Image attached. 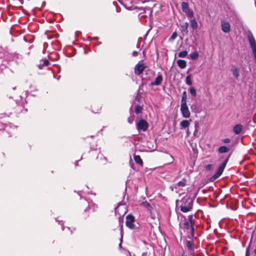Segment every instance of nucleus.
<instances>
[{
    "label": "nucleus",
    "mask_w": 256,
    "mask_h": 256,
    "mask_svg": "<svg viewBox=\"0 0 256 256\" xmlns=\"http://www.w3.org/2000/svg\"><path fill=\"white\" fill-rule=\"evenodd\" d=\"M182 204L180 206V210L184 212L190 211L192 208L193 202L190 198H183L182 200Z\"/></svg>",
    "instance_id": "f257e3e1"
},
{
    "label": "nucleus",
    "mask_w": 256,
    "mask_h": 256,
    "mask_svg": "<svg viewBox=\"0 0 256 256\" xmlns=\"http://www.w3.org/2000/svg\"><path fill=\"white\" fill-rule=\"evenodd\" d=\"M194 222L193 220V216L190 215L188 216L187 220L184 222V228L190 230V232L194 233Z\"/></svg>",
    "instance_id": "f03ea898"
},
{
    "label": "nucleus",
    "mask_w": 256,
    "mask_h": 256,
    "mask_svg": "<svg viewBox=\"0 0 256 256\" xmlns=\"http://www.w3.org/2000/svg\"><path fill=\"white\" fill-rule=\"evenodd\" d=\"M148 127V124L144 120H140L136 124V128L139 132H146Z\"/></svg>",
    "instance_id": "7ed1b4c3"
},
{
    "label": "nucleus",
    "mask_w": 256,
    "mask_h": 256,
    "mask_svg": "<svg viewBox=\"0 0 256 256\" xmlns=\"http://www.w3.org/2000/svg\"><path fill=\"white\" fill-rule=\"evenodd\" d=\"M248 39L252 50L254 58L256 60V42L251 32H250L248 34Z\"/></svg>",
    "instance_id": "20e7f679"
},
{
    "label": "nucleus",
    "mask_w": 256,
    "mask_h": 256,
    "mask_svg": "<svg viewBox=\"0 0 256 256\" xmlns=\"http://www.w3.org/2000/svg\"><path fill=\"white\" fill-rule=\"evenodd\" d=\"M180 110L183 118H188L190 117V112L187 104H181Z\"/></svg>",
    "instance_id": "39448f33"
},
{
    "label": "nucleus",
    "mask_w": 256,
    "mask_h": 256,
    "mask_svg": "<svg viewBox=\"0 0 256 256\" xmlns=\"http://www.w3.org/2000/svg\"><path fill=\"white\" fill-rule=\"evenodd\" d=\"M228 161V159H226L218 167L216 172L212 177V178H213L214 180L218 178L222 174L226 166Z\"/></svg>",
    "instance_id": "423d86ee"
},
{
    "label": "nucleus",
    "mask_w": 256,
    "mask_h": 256,
    "mask_svg": "<svg viewBox=\"0 0 256 256\" xmlns=\"http://www.w3.org/2000/svg\"><path fill=\"white\" fill-rule=\"evenodd\" d=\"M134 218L131 214H128L126 217V224L127 227L130 229H134Z\"/></svg>",
    "instance_id": "0eeeda50"
},
{
    "label": "nucleus",
    "mask_w": 256,
    "mask_h": 256,
    "mask_svg": "<svg viewBox=\"0 0 256 256\" xmlns=\"http://www.w3.org/2000/svg\"><path fill=\"white\" fill-rule=\"evenodd\" d=\"M146 68V66L144 64L138 62L136 64L134 68V72L136 75H140L142 74L144 69Z\"/></svg>",
    "instance_id": "6e6552de"
},
{
    "label": "nucleus",
    "mask_w": 256,
    "mask_h": 256,
    "mask_svg": "<svg viewBox=\"0 0 256 256\" xmlns=\"http://www.w3.org/2000/svg\"><path fill=\"white\" fill-rule=\"evenodd\" d=\"M221 28L224 32L228 33L230 30V25L229 22L224 20H222Z\"/></svg>",
    "instance_id": "1a4fd4ad"
},
{
    "label": "nucleus",
    "mask_w": 256,
    "mask_h": 256,
    "mask_svg": "<svg viewBox=\"0 0 256 256\" xmlns=\"http://www.w3.org/2000/svg\"><path fill=\"white\" fill-rule=\"evenodd\" d=\"M162 80L163 78L162 76L160 74H158L156 78L150 84V86H160L162 83Z\"/></svg>",
    "instance_id": "9d476101"
},
{
    "label": "nucleus",
    "mask_w": 256,
    "mask_h": 256,
    "mask_svg": "<svg viewBox=\"0 0 256 256\" xmlns=\"http://www.w3.org/2000/svg\"><path fill=\"white\" fill-rule=\"evenodd\" d=\"M231 72L233 76L238 80L240 76V70L237 66L236 65L232 66L231 68Z\"/></svg>",
    "instance_id": "9b49d317"
},
{
    "label": "nucleus",
    "mask_w": 256,
    "mask_h": 256,
    "mask_svg": "<svg viewBox=\"0 0 256 256\" xmlns=\"http://www.w3.org/2000/svg\"><path fill=\"white\" fill-rule=\"evenodd\" d=\"M192 122L191 120H183L180 122V126L181 129L186 128H188L190 123Z\"/></svg>",
    "instance_id": "f8f14e48"
},
{
    "label": "nucleus",
    "mask_w": 256,
    "mask_h": 256,
    "mask_svg": "<svg viewBox=\"0 0 256 256\" xmlns=\"http://www.w3.org/2000/svg\"><path fill=\"white\" fill-rule=\"evenodd\" d=\"M242 130V126L240 124L236 125L233 128V132L236 134H240Z\"/></svg>",
    "instance_id": "ddd939ff"
},
{
    "label": "nucleus",
    "mask_w": 256,
    "mask_h": 256,
    "mask_svg": "<svg viewBox=\"0 0 256 256\" xmlns=\"http://www.w3.org/2000/svg\"><path fill=\"white\" fill-rule=\"evenodd\" d=\"M176 63L178 66L180 68H184L186 67V62L185 60H177Z\"/></svg>",
    "instance_id": "4468645a"
},
{
    "label": "nucleus",
    "mask_w": 256,
    "mask_h": 256,
    "mask_svg": "<svg viewBox=\"0 0 256 256\" xmlns=\"http://www.w3.org/2000/svg\"><path fill=\"white\" fill-rule=\"evenodd\" d=\"M50 64L49 62L46 59L42 60L40 63L38 65V67L40 69L42 68V66H47Z\"/></svg>",
    "instance_id": "2eb2a0df"
},
{
    "label": "nucleus",
    "mask_w": 256,
    "mask_h": 256,
    "mask_svg": "<svg viewBox=\"0 0 256 256\" xmlns=\"http://www.w3.org/2000/svg\"><path fill=\"white\" fill-rule=\"evenodd\" d=\"M190 26L194 30H196L198 28V24L196 20L194 18L190 20Z\"/></svg>",
    "instance_id": "dca6fc26"
},
{
    "label": "nucleus",
    "mask_w": 256,
    "mask_h": 256,
    "mask_svg": "<svg viewBox=\"0 0 256 256\" xmlns=\"http://www.w3.org/2000/svg\"><path fill=\"white\" fill-rule=\"evenodd\" d=\"M141 204L142 206L146 208L148 211L151 212V210L152 208L151 205L148 202H142Z\"/></svg>",
    "instance_id": "f3484780"
},
{
    "label": "nucleus",
    "mask_w": 256,
    "mask_h": 256,
    "mask_svg": "<svg viewBox=\"0 0 256 256\" xmlns=\"http://www.w3.org/2000/svg\"><path fill=\"white\" fill-rule=\"evenodd\" d=\"M229 148L226 146H221L218 149V152L220 153H225L228 151Z\"/></svg>",
    "instance_id": "a211bd4d"
},
{
    "label": "nucleus",
    "mask_w": 256,
    "mask_h": 256,
    "mask_svg": "<svg viewBox=\"0 0 256 256\" xmlns=\"http://www.w3.org/2000/svg\"><path fill=\"white\" fill-rule=\"evenodd\" d=\"M188 24L187 22L184 23L181 26V27H182V30L186 34H188Z\"/></svg>",
    "instance_id": "6ab92c4d"
},
{
    "label": "nucleus",
    "mask_w": 256,
    "mask_h": 256,
    "mask_svg": "<svg viewBox=\"0 0 256 256\" xmlns=\"http://www.w3.org/2000/svg\"><path fill=\"white\" fill-rule=\"evenodd\" d=\"M182 11L184 12L188 10H189V7H188V4L187 2H182Z\"/></svg>",
    "instance_id": "aec40b11"
},
{
    "label": "nucleus",
    "mask_w": 256,
    "mask_h": 256,
    "mask_svg": "<svg viewBox=\"0 0 256 256\" xmlns=\"http://www.w3.org/2000/svg\"><path fill=\"white\" fill-rule=\"evenodd\" d=\"M187 94L186 91L184 92L181 100V104H186Z\"/></svg>",
    "instance_id": "412c9836"
},
{
    "label": "nucleus",
    "mask_w": 256,
    "mask_h": 256,
    "mask_svg": "<svg viewBox=\"0 0 256 256\" xmlns=\"http://www.w3.org/2000/svg\"><path fill=\"white\" fill-rule=\"evenodd\" d=\"M134 160L135 161V162L137 164H142V160L141 159L140 156L137 155V156H134Z\"/></svg>",
    "instance_id": "4be33fe9"
},
{
    "label": "nucleus",
    "mask_w": 256,
    "mask_h": 256,
    "mask_svg": "<svg viewBox=\"0 0 256 256\" xmlns=\"http://www.w3.org/2000/svg\"><path fill=\"white\" fill-rule=\"evenodd\" d=\"M186 246L189 250H193L194 249L193 244L190 241H186Z\"/></svg>",
    "instance_id": "5701e85b"
},
{
    "label": "nucleus",
    "mask_w": 256,
    "mask_h": 256,
    "mask_svg": "<svg viewBox=\"0 0 256 256\" xmlns=\"http://www.w3.org/2000/svg\"><path fill=\"white\" fill-rule=\"evenodd\" d=\"M190 56L192 60H196L198 58V52H194L191 53L190 54Z\"/></svg>",
    "instance_id": "b1692460"
},
{
    "label": "nucleus",
    "mask_w": 256,
    "mask_h": 256,
    "mask_svg": "<svg viewBox=\"0 0 256 256\" xmlns=\"http://www.w3.org/2000/svg\"><path fill=\"white\" fill-rule=\"evenodd\" d=\"M188 54V52L186 50H184L182 52H180L178 56L180 58H185Z\"/></svg>",
    "instance_id": "393cba45"
},
{
    "label": "nucleus",
    "mask_w": 256,
    "mask_h": 256,
    "mask_svg": "<svg viewBox=\"0 0 256 256\" xmlns=\"http://www.w3.org/2000/svg\"><path fill=\"white\" fill-rule=\"evenodd\" d=\"M186 84L188 86H190L192 84V81H191V76L190 75H188L186 78Z\"/></svg>",
    "instance_id": "a878e982"
},
{
    "label": "nucleus",
    "mask_w": 256,
    "mask_h": 256,
    "mask_svg": "<svg viewBox=\"0 0 256 256\" xmlns=\"http://www.w3.org/2000/svg\"><path fill=\"white\" fill-rule=\"evenodd\" d=\"M184 13L190 18H192L194 16V12L190 9L186 11Z\"/></svg>",
    "instance_id": "bb28decb"
},
{
    "label": "nucleus",
    "mask_w": 256,
    "mask_h": 256,
    "mask_svg": "<svg viewBox=\"0 0 256 256\" xmlns=\"http://www.w3.org/2000/svg\"><path fill=\"white\" fill-rule=\"evenodd\" d=\"M189 90H190V92L193 96H196V90L194 88H193V87L190 88L189 89Z\"/></svg>",
    "instance_id": "cd10ccee"
},
{
    "label": "nucleus",
    "mask_w": 256,
    "mask_h": 256,
    "mask_svg": "<svg viewBox=\"0 0 256 256\" xmlns=\"http://www.w3.org/2000/svg\"><path fill=\"white\" fill-rule=\"evenodd\" d=\"M178 36V34L176 33V32H174L172 33V34L171 36L170 37V40H174L176 39V38Z\"/></svg>",
    "instance_id": "c85d7f7f"
},
{
    "label": "nucleus",
    "mask_w": 256,
    "mask_h": 256,
    "mask_svg": "<svg viewBox=\"0 0 256 256\" xmlns=\"http://www.w3.org/2000/svg\"><path fill=\"white\" fill-rule=\"evenodd\" d=\"M142 110V107L138 105L135 108V112L136 114L140 113Z\"/></svg>",
    "instance_id": "c756f323"
},
{
    "label": "nucleus",
    "mask_w": 256,
    "mask_h": 256,
    "mask_svg": "<svg viewBox=\"0 0 256 256\" xmlns=\"http://www.w3.org/2000/svg\"><path fill=\"white\" fill-rule=\"evenodd\" d=\"M250 244L246 248L245 256H250Z\"/></svg>",
    "instance_id": "7c9ffc66"
},
{
    "label": "nucleus",
    "mask_w": 256,
    "mask_h": 256,
    "mask_svg": "<svg viewBox=\"0 0 256 256\" xmlns=\"http://www.w3.org/2000/svg\"><path fill=\"white\" fill-rule=\"evenodd\" d=\"M177 185L178 186H184L186 185V182H185V181L184 180H181V181H180Z\"/></svg>",
    "instance_id": "2f4dec72"
},
{
    "label": "nucleus",
    "mask_w": 256,
    "mask_h": 256,
    "mask_svg": "<svg viewBox=\"0 0 256 256\" xmlns=\"http://www.w3.org/2000/svg\"><path fill=\"white\" fill-rule=\"evenodd\" d=\"M212 168V165L211 164H208L205 166V168L206 170H210Z\"/></svg>",
    "instance_id": "473e14b6"
},
{
    "label": "nucleus",
    "mask_w": 256,
    "mask_h": 256,
    "mask_svg": "<svg viewBox=\"0 0 256 256\" xmlns=\"http://www.w3.org/2000/svg\"><path fill=\"white\" fill-rule=\"evenodd\" d=\"M196 104H192L190 106V108L192 110H194V109L196 108Z\"/></svg>",
    "instance_id": "72a5a7b5"
},
{
    "label": "nucleus",
    "mask_w": 256,
    "mask_h": 256,
    "mask_svg": "<svg viewBox=\"0 0 256 256\" xmlns=\"http://www.w3.org/2000/svg\"><path fill=\"white\" fill-rule=\"evenodd\" d=\"M138 52L136 51H134L132 53V55L134 56H136L138 55Z\"/></svg>",
    "instance_id": "f704fd0d"
},
{
    "label": "nucleus",
    "mask_w": 256,
    "mask_h": 256,
    "mask_svg": "<svg viewBox=\"0 0 256 256\" xmlns=\"http://www.w3.org/2000/svg\"><path fill=\"white\" fill-rule=\"evenodd\" d=\"M230 139L228 138H226L224 140V142H226V143H228V142H230Z\"/></svg>",
    "instance_id": "c9c22d12"
},
{
    "label": "nucleus",
    "mask_w": 256,
    "mask_h": 256,
    "mask_svg": "<svg viewBox=\"0 0 256 256\" xmlns=\"http://www.w3.org/2000/svg\"><path fill=\"white\" fill-rule=\"evenodd\" d=\"M142 256H148L147 252H143Z\"/></svg>",
    "instance_id": "e433bc0d"
},
{
    "label": "nucleus",
    "mask_w": 256,
    "mask_h": 256,
    "mask_svg": "<svg viewBox=\"0 0 256 256\" xmlns=\"http://www.w3.org/2000/svg\"><path fill=\"white\" fill-rule=\"evenodd\" d=\"M122 237L120 238V243L119 244V247L120 248L122 246Z\"/></svg>",
    "instance_id": "4c0bfd02"
},
{
    "label": "nucleus",
    "mask_w": 256,
    "mask_h": 256,
    "mask_svg": "<svg viewBox=\"0 0 256 256\" xmlns=\"http://www.w3.org/2000/svg\"><path fill=\"white\" fill-rule=\"evenodd\" d=\"M128 121L129 123L131 124L132 122V121L130 119V118H128Z\"/></svg>",
    "instance_id": "58836bf2"
},
{
    "label": "nucleus",
    "mask_w": 256,
    "mask_h": 256,
    "mask_svg": "<svg viewBox=\"0 0 256 256\" xmlns=\"http://www.w3.org/2000/svg\"><path fill=\"white\" fill-rule=\"evenodd\" d=\"M254 254L256 256V248L254 250Z\"/></svg>",
    "instance_id": "ea45409f"
},
{
    "label": "nucleus",
    "mask_w": 256,
    "mask_h": 256,
    "mask_svg": "<svg viewBox=\"0 0 256 256\" xmlns=\"http://www.w3.org/2000/svg\"><path fill=\"white\" fill-rule=\"evenodd\" d=\"M184 254H181L178 255V256H184Z\"/></svg>",
    "instance_id": "a19ab883"
},
{
    "label": "nucleus",
    "mask_w": 256,
    "mask_h": 256,
    "mask_svg": "<svg viewBox=\"0 0 256 256\" xmlns=\"http://www.w3.org/2000/svg\"><path fill=\"white\" fill-rule=\"evenodd\" d=\"M60 78V76H59L58 77L57 80H59V78Z\"/></svg>",
    "instance_id": "79ce46f5"
},
{
    "label": "nucleus",
    "mask_w": 256,
    "mask_h": 256,
    "mask_svg": "<svg viewBox=\"0 0 256 256\" xmlns=\"http://www.w3.org/2000/svg\"><path fill=\"white\" fill-rule=\"evenodd\" d=\"M59 224H60L61 225H62L63 224V223H60V222H59Z\"/></svg>",
    "instance_id": "37998d69"
},
{
    "label": "nucleus",
    "mask_w": 256,
    "mask_h": 256,
    "mask_svg": "<svg viewBox=\"0 0 256 256\" xmlns=\"http://www.w3.org/2000/svg\"><path fill=\"white\" fill-rule=\"evenodd\" d=\"M138 99V96H136V100H137Z\"/></svg>",
    "instance_id": "c03bdc74"
}]
</instances>
